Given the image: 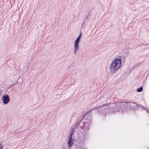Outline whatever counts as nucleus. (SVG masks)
I'll return each instance as SVG.
<instances>
[{
    "label": "nucleus",
    "mask_w": 149,
    "mask_h": 149,
    "mask_svg": "<svg viewBox=\"0 0 149 149\" xmlns=\"http://www.w3.org/2000/svg\"><path fill=\"white\" fill-rule=\"evenodd\" d=\"M116 106L115 103H111L108 105L107 104L100 106L96 108L95 109H96L99 113L106 115L109 112H116Z\"/></svg>",
    "instance_id": "f257e3e1"
},
{
    "label": "nucleus",
    "mask_w": 149,
    "mask_h": 149,
    "mask_svg": "<svg viewBox=\"0 0 149 149\" xmlns=\"http://www.w3.org/2000/svg\"><path fill=\"white\" fill-rule=\"evenodd\" d=\"M121 61L120 58H116L111 63L110 67V72L114 74L117 71L121 66Z\"/></svg>",
    "instance_id": "f03ea898"
},
{
    "label": "nucleus",
    "mask_w": 149,
    "mask_h": 149,
    "mask_svg": "<svg viewBox=\"0 0 149 149\" xmlns=\"http://www.w3.org/2000/svg\"><path fill=\"white\" fill-rule=\"evenodd\" d=\"M115 104L116 105H118V106H116V107L117 111H122L126 108L125 106L126 103L125 102H119L115 103Z\"/></svg>",
    "instance_id": "7ed1b4c3"
},
{
    "label": "nucleus",
    "mask_w": 149,
    "mask_h": 149,
    "mask_svg": "<svg viewBox=\"0 0 149 149\" xmlns=\"http://www.w3.org/2000/svg\"><path fill=\"white\" fill-rule=\"evenodd\" d=\"M81 36L82 34L80 33L75 41L74 53L75 54H76L77 52L79 49L78 44Z\"/></svg>",
    "instance_id": "20e7f679"
},
{
    "label": "nucleus",
    "mask_w": 149,
    "mask_h": 149,
    "mask_svg": "<svg viewBox=\"0 0 149 149\" xmlns=\"http://www.w3.org/2000/svg\"><path fill=\"white\" fill-rule=\"evenodd\" d=\"M2 100L5 104L8 103L10 101L9 96L7 95H3L2 96Z\"/></svg>",
    "instance_id": "39448f33"
},
{
    "label": "nucleus",
    "mask_w": 149,
    "mask_h": 149,
    "mask_svg": "<svg viewBox=\"0 0 149 149\" xmlns=\"http://www.w3.org/2000/svg\"><path fill=\"white\" fill-rule=\"evenodd\" d=\"M18 79L19 78L16 76H13L11 77L10 80L11 82L13 83V85L17 83Z\"/></svg>",
    "instance_id": "423d86ee"
},
{
    "label": "nucleus",
    "mask_w": 149,
    "mask_h": 149,
    "mask_svg": "<svg viewBox=\"0 0 149 149\" xmlns=\"http://www.w3.org/2000/svg\"><path fill=\"white\" fill-rule=\"evenodd\" d=\"M138 105L133 102H129V104H128V105L130 107V108L133 109H135L136 107H138Z\"/></svg>",
    "instance_id": "0eeeda50"
},
{
    "label": "nucleus",
    "mask_w": 149,
    "mask_h": 149,
    "mask_svg": "<svg viewBox=\"0 0 149 149\" xmlns=\"http://www.w3.org/2000/svg\"><path fill=\"white\" fill-rule=\"evenodd\" d=\"M92 120V118L89 114H88L87 115V118L85 119V122L87 123L88 125L90 123Z\"/></svg>",
    "instance_id": "6e6552de"
},
{
    "label": "nucleus",
    "mask_w": 149,
    "mask_h": 149,
    "mask_svg": "<svg viewBox=\"0 0 149 149\" xmlns=\"http://www.w3.org/2000/svg\"><path fill=\"white\" fill-rule=\"evenodd\" d=\"M83 124L82 123L81 120H80L77 124V127H80L81 128H82L83 126Z\"/></svg>",
    "instance_id": "1a4fd4ad"
},
{
    "label": "nucleus",
    "mask_w": 149,
    "mask_h": 149,
    "mask_svg": "<svg viewBox=\"0 0 149 149\" xmlns=\"http://www.w3.org/2000/svg\"><path fill=\"white\" fill-rule=\"evenodd\" d=\"M143 90V87L142 86H141L140 88H138L137 89L136 91L137 92H141Z\"/></svg>",
    "instance_id": "9d476101"
},
{
    "label": "nucleus",
    "mask_w": 149,
    "mask_h": 149,
    "mask_svg": "<svg viewBox=\"0 0 149 149\" xmlns=\"http://www.w3.org/2000/svg\"><path fill=\"white\" fill-rule=\"evenodd\" d=\"M73 144V142H68V146L69 147H72Z\"/></svg>",
    "instance_id": "9b49d317"
},
{
    "label": "nucleus",
    "mask_w": 149,
    "mask_h": 149,
    "mask_svg": "<svg viewBox=\"0 0 149 149\" xmlns=\"http://www.w3.org/2000/svg\"><path fill=\"white\" fill-rule=\"evenodd\" d=\"M138 107H139L142 108V109L146 111H147V112H148V113H149V111H148V110L145 108V107H143L141 106H139V105H138Z\"/></svg>",
    "instance_id": "f8f14e48"
},
{
    "label": "nucleus",
    "mask_w": 149,
    "mask_h": 149,
    "mask_svg": "<svg viewBox=\"0 0 149 149\" xmlns=\"http://www.w3.org/2000/svg\"><path fill=\"white\" fill-rule=\"evenodd\" d=\"M68 142H73V139L72 138V137H68Z\"/></svg>",
    "instance_id": "ddd939ff"
},
{
    "label": "nucleus",
    "mask_w": 149,
    "mask_h": 149,
    "mask_svg": "<svg viewBox=\"0 0 149 149\" xmlns=\"http://www.w3.org/2000/svg\"><path fill=\"white\" fill-rule=\"evenodd\" d=\"M73 132L72 131H71L70 134V136L69 137H72V135L73 134Z\"/></svg>",
    "instance_id": "4468645a"
},
{
    "label": "nucleus",
    "mask_w": 149,
    "mask_h": 149,
    "mask_svg": "<svg viewBox=\"0 0 149 149\" xmlns=\"http://www.w3.org/2000/svg\"><path fill=\"white\" fill-rule=\"evenodd\" d=\"M3 144L1 143H0V149H3Z\"/></svg>",
    "instance_id": "2eb2a0df"
},
{
    "label": "nucleus",
    "mask_w": 149,
    "mask_h": 149,
    "mask_svg": "<svg viewBox=\"0 0 149 149\" xmlns=\"http://www.w3.org/2000/svg\"><path fill=\"white\" fill-rule=\"evenodd\" d=\"M86 19H85L84 20L83 22V24H82V26H83V27L84 26H83V25L85 24V23H86Z\"/></svg>",
    "instance_id": "dca6fc26"
},
{
    "label": "nucleus",
    "mask_w": 149,
    "mask_h": 149,
    "mask_svg": "<svg viewBox=\"0 0 149 149\" xmlns=\"http://www.w3.org/2000/svg\"><path fill=\"white\" fill-rule=\"evenodd\" d=\"M90 112V111H89V112L88 113L86 114H85L83 116V117H82V119L81 120H82L83 119H84V118L85 117V116H86V114H87L88 113H89V112Z\"/></svg>",
    "instance_id": "f3484780"
},
{
    "label": "nucleus",
    "mask_w": 149,
    "mask_h": 149,
    "mask_svg": "<svg viewBox=\"0 0 149 149\" xmlns=\"http://www.w3.org/2000/svg\"><path fill=\"white\" fill-rule=\"evenodd\" d=\"M77 127H77V124L75 126H74L73 127L72 130L75 129L77 128Z\"/></svg>",
    "instance_id": "a211bd4d"
},
{
    "label": "nucleus",
    "mask_w": 149,
    "mask_h": 149,
    "mask_svg": "<svg viewBox=\"0 0 149 149\" xmlns=\"http://www.w3.org/2000/svg\"><path fill=\"white\" fill-rule=\"evenodd\" d=\"M88 18V15H86V18L85 19L86 20Z\"/></svg>",
    "instance_id": "6ab92c4d"
},
{
    "label": "nucleus",
    "mask_w": 149,
    "mask_h": 149,
    "mask_svg": "<svg viewBox=\"0 0 149 149\" xmlns=\"http://www.w3.org/2000/svg\"><path fill=\"white\" fill-rule=\"evenodd\" d=\"M2 92V91H0V97L1 96V93Z\"/></svg>",
    "instance_id": "aec40b11"
},
{
    "label": "nucleus",
    "mask_w": 149,
    "mask_h": 149,
    "mask_svg": "<svg viewBox=\"0 0 149 149\" xmlns=\"http://www.w3.org/2000/svg\"><path fill=\"white\" fill-rule=\"evenodd\" d=\"M86 135H84V139H85V138H86Z\"/></svg>",
    "instance_id": "412c9836"
},
{
    "label": "nucleus",
    "mask_w": 149,
    "mask_h": 149,
    "mask_svg": "<svg viewBox=\"0 0 149 149\" xmlns=\"http://www.w3.org/2000/svg\"><path fill=\"white\" fill-rule=\"evenodd\" d=\"M89 129V127H87V130H88Z\"/></svg>",
    "instance_id": "4be33fe9"
},
{
    "label": "nucleus",
    "mask_w": 149,
    "mask_h": 149,
    "mask_svg": "<svg viewBox=\"0 0 149 149\" xmlns=\"http://www.w3.org/2000/svg\"><path fill=\"white\" fill-rule=\"evenodd\" d=\"M74 84V82H73V83L72 84H73V85Z\"/></svg>",
    "instance_id": "5701e85b"
},
{
    "label": "nucleus",
    "mask_w": 149,
    "mask_h": 149,
    "mask_svg": "<svg viewBox=\"0 0 149 149\" xmlns=\"http://www.w3.org/2000/svg\"><path fill=\"white\" fill-rule=\"evenodd\" d=\"M132 69H134V68H132Z\"/></svg>",
    "instance_id": "b1692460"
},
{
    "label": "nucleus",
    "mask_w": 149,
    "mask_h": 149,
    "mask_svg": "<svg viewBox=\"0 0 149 149\" xmlns=\"http://www.w3.org/2000/svg\"><path fill=\"white\" fill-rule=\"evenodd\" d=\"M135 66H134V68H135Z\"/></svg>",
    "instance_id": "393cba45"
}]
</instances>
